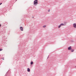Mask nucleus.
Listing matches in <instances>:
<instances>
[{
    "mask_svg": "<svg viewBox=\"0 0 76 76\" xmlns=\"http://www.w3.org/2000/svg\"><path fill=\"white\" fill-rule=\"evenodd\" d=\"M46 27V25H44L43 26V28H45Z\"/></svg>",
    "mask_w": 76,
    "mask_h": 76,
    "instance_id": "nucleus-8",
    "label": "nucleus"
},
{
    "mask_svg": "<svg viewBox=\"0 0 76 76\" xmlns=\"http://www.w3.org/2000/svg\"><path fill=\"white\" fill-rule=\"evenodd\" d=\"M75 67H76V66H75Z\"/></svg>",
    "mask_w": 76,
    "mask_h": 76,
    "instance_id": "nucleus-19",
    "label": "nucleus"
},
{
    "mask_svg": "<svg viewBox=\"0 0 76 76\" xmlns=\"http://www.w3.org/2000/svg\"><path fill=\"white\" fill-rule=\"evenodd\" d=\"M2 50H3V49L1 48L0 49V51H2Z\"/></svg>",
    "mask_w": 76,
    "mask_h": 76,
    "instance_id": "nucleus-9",
    "label": "nucleus"
},
{
    "mask_svg": "<svg viewBox=\"0 0 76 76\" xmlns=\"http://www.w3.org/2000/svg\"><path fill=\"white\" fill-rule=\"evenodd\" d=\"M68 49L69 50H72V47L71 46H70L68 48Z\"/></svg>",
    "mask_w": 76,
    "mask_h": 76,
    "instance_id": "nucleus-4",
    "label": "nucleus"
},
{
    "mask_svg": "<svg viewBox=\"0 0 76 76\" xmlns=\"http://www.w3.org/2000/svg\"><path fill=\"white\" fill-rule=\"evenodd\" d=\"M32 18H34V17H33Z\"/></svg>",
    "mask_w": 76,
    "mask_h": 76,
    "instance_id": "nucleus-14",
    "label": "nucleus"
},
{
    "mask_svg": "<svg viewBox=\"0 0 76 76\" xmlns=\"http://www.w3.org/2000/svg\"><path fill=\"white\" fill-rule=\"evenodd\" d=\"M33 64V61L31 62V63H30V64H31V65H32Z\"/></svg>",
    "mask_w": 76,
    "mask_h": 76,
    "instance_id": "nucleus-7",
    "label": "nucleus"
},
{
    "mask_svg": "<svg viewBox=\"0 0 76 76\" xmlns=\"http://www.w3.org/2000/svg\"><path fill=\"white\" fill-rule=\"evenodd\" d=\"M48 58H47V59Z\"/></svg>",
    "mask_w": 76,
    "mask_h": 76,
    "instance_id": "nucleus-17",
    "label": "nucleus"
},
{
    "mask_svg": "<svg viewBox=\"0 0 76 76\" xmlns=\"http://www.w3.org/2000/svg\"><path fill=\"white\" fill-rule=\"evenodd\" d=\"M2 59H3V60H4V58H2Z\"/></svg>",
    "mask_w": 76,
    "mask_h": 76,
    "instance_id": "nucleus-15",
    "label": "nucleus"
},
{
    "mask_svg": "<svg viewBox=\"0 0 76 76\" xmlns=\"http://www.w3.org/2000/svg\"><path fill=\"white\" fill-rule=\"evenodd\" d=\"M2 4V3H1L0 4H1H1Z\"/></svg>",
    "mask_w": 76,
    "mask_h": 76,
    "instance_id": "nucleus-13",
    "label": "nucleus"
},
{
    "mask_svg": "<svg viewBox=\"0 0 76 76\" xmlns=\"http://www.w3.org/2000/svg\"><path fill=\"white\" fill-rule=\"evenodd\" d=\"M64 24L63 23H61L59 26H58V28H60L61 27V26H64Z\"/></svg>",
    "mask_w": 76,
    "mask_h": 76,
    "instance_id": "nucleus-2",
    "label": "nucleus"
},
{
    "mask_svg": "<svg viewBox=\"0 0 76 76\" xmlns=\"http://www.w3.org/2000/svg\"><path fill=\"white\" fill-rule=\"evenodd\" d=\"M75 67H76V66H75Z\"/></svg>",
    "mask_w": 76,
    "mask_h": 76,
    "instance_id": "nucleus-18",
    "label": "nucleus"
},
{
    "mask_svg": "<svg viewBox=\"0 0 76 76\" xmlns=\"http://www.w3.org/2000/svg\"><path fill=\"white\" fill-rule=\"evenodd\" d=\"M73 51H74V50H71V52H73Z\"/></svg>",
    "mask_w": 76,
    "mask_h": 76,
    "instance_id": "nucleus-10",
    "label": "nucleus"
},
{
    "mask_svg": "<svg viewBox=\"0 0 76 76\" xmlns=\"http://www.w3.org/2000/svg\"><path fill=\"white\" fill-rule=\"evenodd\" d=\"M20 28L21 31H23V28L22 27H20Z\"/></svg>",
    "mask_w": 76,
    "mask_h": 76,
    "instance_id": "nucleus-3",
    "label": "nucleus"
},
{
    "mask_svg": "<svg viewBox=\"0 0 76 76\" xmlns=\"http://www.w3.org/2000/svg\"><path fill=\"white\" fill-rule=\"evenodd\" d=\"M1 24H0V27H1Z\"/></svg>",
    "mask_w": 76,
    "mask_h": 76,
    "instance_id": "nucleus-12",
    "label": "nucleus"
},
{
    "mask_svg": "<svg viewBox=\"0 0 76 76\" xmlns=\"http://www.w3.org/2000/svg\"><path fill=\"white\" fill-rule=\"evenodd\" d=\"M48 57H49V56H48Z\"/></svg>",
    "mask_w": 76,
    "mask_h": 76,
    "instance_id": "nucleus-16",
    "label": "nucleus"
},
{
    "mask_svg": "<svg viewBox=\"0 0 76 76\" xmlns=\"http://www.w3.org/2000/svg\"><path fill=\"white\" fill-rule=\"evenodd\" d=\"M34 6H37V5L38 4V0H35L34 1Z\"/></svg>",
    "mask_w": 76,
    "mask_h": 76,
    "instance_id": "nucleus-1",
    "label": "nucleus"
},
{
    "mask_svg": "<svg viewBox=\"0 0 76 76\" xmlns=\"http://www.w3.org/2000/svg\"><path fill=\"white\" fill-rule=\"evenodd\" d=\"M73 26L74 28H76V23H74L73 24Z\"/></svg>",
    "mask_w": 76,
    "mask_h": 76,
    "instance_id": "nucleus-5",
    "label": "nucleus"
},
{
    "mask_svg": "<svg viewBox=\"0 0 76 76\" xmlns=\"http://www.w3.org/2000/svg\"><path fill=\"white\" fill-rule=\"evenodd\" d=\"M48 12H50V10L49 9V10H48Z\"/></svg>",
    "mask_w": 76,
    "mask_h": 76,
    "instance_id": "nucleus-11",
    "label": "nucleus"
},
{
    "mask_svg": "<svg viewBox=\"0 0 76 76\" xmlns=\"http://www.w3.org/2000/svg\"><path fill=\"white\" fill-rule=\"evenodd\" d=\"M27 71H28V72H30V69H29V68H28Z\"/></svg>",
    "mask_w": 76,
    "mask_h": 76,
    "instance_id": "nucleus-6",
    "label": "nucleus"
}]
</instances>
